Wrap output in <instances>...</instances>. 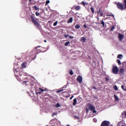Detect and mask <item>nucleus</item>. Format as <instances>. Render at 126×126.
<instances>
[{
  "instance_id": "4d7b16f0",
  "label": "nucleus",
  "mask_w": 126,
  "mask_h": 126,
  "mask_svg": "<svg viewBox=\"0 0 126 126\" xmlns=\"http://www.w3.org/2000/svg\"><path fill=\"white\" fill-rule=\"evenodd\" d=\"M93 89H97V88H96V87H94L93 88Z\"/></svg>"
},
{
  "instance_id": "6e6d98bb",
  "label": "nucleus",
  "mask_w": 126,
  "mask_h": 126,
  "mask_svg": "<svg viewBox=\"0 0 126 126\" xmlns=\"http://www.w3.org/2000/svg\"><path fill=\"white\" fill-rule=\"evenodd\" d=\"M84 5H85L86 3L84 1L82 2Z\"/></svg>"
},
{
  "instance_id": "20e7f679",
  "label": "nucleus",
  "mask_w": 126,
  "mask_h": 126,
  "mask_svg": "<svg viewBox=\"0 0 126 126\" xmlns=\"http://www.w3.org/2000/svg\"><path fill=\"white\" fill-rule=\"evenodd\" d=\"M112 72L114 74H118V72H119V68L117 66H114L112 68Z\"/></svg>"
},
{
  "instance_id": "8fccbe9b",
  "label": "nucleus",
  "mask_w": 126,
  "mask_h": 126,
  "mask_svg": "<svg viewBox=\"0 0 126 126\" xmlns=\"http://www.w3.org/2000/svg\"><path fill=\"white\" fill-rule=\"evenodd\" d=\"M69 38L70 39H73L74 37L72 36H69Z\"/></svg>"
},
{
  "instance_id": "dca6fc26",
  "label": "nucleus",
  "mask_w": 126,
  "mask_h": 126,
  "mask_svg": "<svg viewBox=\"0 0 126 126\" xmlns=\"http://www.w3.org/2000/svg\"><path fill=\"white\" fill-rule=\"evenodd\" d=\"M124 56L123 54H119L117 56L118 59H120V60H122Z\"/></svg>"
},
{
  "instance_id": "a19ab883",
  "label": "nucleus",
  "mask_w": 126,
  "mask_h": 126,
  "mask_svg": "<svg viewBox=\"0 0 126 126\" xmlns=\"http://www.w3.org/2000/svg\"><path fill=\"white\" fill-rule=\"evenodd\" d=\"M105 80L106 81H109V80H110V78H109V77H106Z\"/></svg>"
},
{
  "instance_id": "f257e3e1",
  "label": "nucleus",
  "mask_w": 126,
  "mask_h": 126,
  "mask_svg": "<svg viewBox=\"0 0 126 126\" xmlns=\"http://www.w3.org/2000/svg\"><path fill=\"white\" fill-rule=\"evenodd\" d=\"M35 14H32V22L34 23V25H36V27L40 29L41 27V25L38 23V21H36V19H35Z\"/></svg>"
},
{
  "instance_id": "1a4fd4ad",
  "label": "nucleus",
  "mask_w": 126,
  "mask_h": 126,
  "mask_svg": "<svg viewBox=\"0 0 126 126\" xmlns=\"http://www.w3.org/2000/svg\"><path fill=\"white\" fill-rule=\"evenodd\" d=\"M118 36L119 41H120V42H122L125 37V35H124L121 33H118Z\"/></svg>"
},
{
  "instance_id": "0e129e2a",
  "label": "nucleus",
  "mask_w": 126,
  "mask_h": 126,
  "mask_svg": "<svg viewBox=\"0 0 126 126\" xmlns=\"http://www.w3.org/2000/svg\"><path fill=\"white\" fill-rule=\"evenodd\" d=\"M30 0V1H31L32 0Z\"/></svg>"
},
{
  "instance_id": "423d86ee",
  "label": "nucleus",
  "mask_w": 126,
  "mask_h": 126,
  "mask_svg": "<svg viewBox=\"0 0 126 126\" xmlns=\"http://www.w3.org/2000/svg\"><path fill=\"white\" fill-rule=\"evenodd\" d=\"M110 126V122L109 121H104L102 122L100 126Z\"/></svg>"
},
{
  "instance_id": "c9c22d12",
  "label": "nucleus",
  "mask_w": 126,
  "mask_h": 126,
  "mask_svg": "<svg viewBox=\"0 0 126 126\" xmlns=\"http://www.w3.org/2000/svg\"><path fill=\"white\" fill-rule=\"evenodd\" d=\"M102 12V11H101V8H99V10L97 11V14H99L100 13Z\"/></svg>"
},
{
  "instance_id": "aec40b11",
  "label": "nucleus",
  "mask_w": 126,
  "mask_h": 126,
  "mask_svg": "<svg viewBox=\"0 0 126 126\" xmlns=\"http://www.w3.org/2000/svg\"><path fill=\"white\" fill-rule=\"evenodd\" d=\"M117 126H126L123 125V122H119V123L118 124Z\"/></svg>"
},
{
  "instance_id": "c756f323",
  "label": "nucleus",
  "mask_w": 126,
  "mask_h": 126,
  "mask_svg": "<svg viewBox=\"0 0 126 126\" xmlns=\"http://www.w3.org/2000/svg\"><path fill=\"white\" fill-rule=\"evenodd\" d=\"M27 93H28V94H29V95L30 96H31V94H30V93H32V90H30V92H27Z\"/></svg>"
},
{
  "instance_id": "49530a36",
  "label": "nucleus",
  "mask_w": 126,
  "mask_h": 126,
  "mask_svg": "<svg viewBox=\"0 0 126 126\" xmlns=\"http://www.w3.org/2000/svg\"><path fill=\"white\" fill-rule=\"evenodd\" d=\"M124 2H125V8L126 9V0H124Z\"/></svg>"
},
{
  "instance_id": "9d476101",
  "label": "nucleus",
  "mask_w": 126,
  "mask_h": 126,
  "mask_svg": "<svg viewBox=\"0 0 126 126\" xmlns=\"http://www.w3.org/2000/svg\"><path fill=\"white\" fill-rule=\"evenodd\" d=\"M44 89L39 88V90L36 91V94H41V93H42V92H44Z\"/></svg>"
},
{
  "instance_id": "603ef678",
  "label": "nucleus",
  "mask_w": 126,
  "mask_h": 126,
  "mask_svg": "<svg viewBox=\"0 0 126 126\" xmlns=\"http://www.w3.org/2000/svg\"><path fill=\"white\" fill-rule=\"evenodd\" d=\"M83 26L85 28H87V26H86V25H84Z\"/></svg>"
},
{
  "instance_id": "9b49d317",
  "label": "nucleus",
  "mask_w": 126,
  "mask_h": 126,
  "mask_svg": "<svg viewBox=\"0 0 126 126\" xmlns=\"http://www.w3.org/2000/svg\"><path fill=\"white\" fill-rule=\"evenodd\" d=\"M77 81L79 82V83H81L82 82V77H81L80 75L78 76L77 78Z\"/></svg>"
},
{
  "instance_id": "052dcab7",
  "label": "nucleus",
  "mask_w": 126,
  "mask_h": 126,
  "mask_svg": "<svg viewBox=\"0 0 126 126\" xmlns=\"http://www.w3.org/2000/svg\"><path fill=\"white\" fill-rule=\"evenodd\" d=\"M96 18H97V20H99V17H96Z\"/></svg>"
},
{
  "instance_id": "ea45409f",
  "label": "nucleus",
  "mask_w": 126,
  "mask_h": 126,
  "mask_svg": "<svg viewBox=\"0 0 126 126\" xmlns=\"http://www.w3.org/2000/svg\"><path fill=\"white\" fill-rule=\"evenodd\" d=\"M93 112V114H96L97 113V111L94 109V110L92 111Z\"/></svg>"
},
{
  "instance_id": "de8ad7c7",
  "label": "nucleus",
  "mask_w": 126,
  "mask_h": 126,
  "mask_svg": "<svg viewBox=\"0 0 126 126\" xmlns=\"http://www.w3.org/2000/svg\"><path fill=\"white\" fill-rule=\"evenodd\" d=\"M86 113L87 114H88V113H89V109H88V108H87L86 109Z\"/></svg>"
},
{
  "instance_id": "c85d7f7f",
  "label": "nucleus",
  "mask_w": 126,
  "mask_h": 126,
  "mask_svg": "<svg viewBox=\"0 0 126 126\" xmlns=\"http://www.w3.org/2000/svg\"><path fill=\"white\" fill-rule=\"evenodd\" d=\"M69 74H70V75H73V72L72 71V70L71 69L70 70Z\"/></svg>"
},
{
  "instance_id": "338daca9",
  "label": "nucleus",
  "mask_w": 126,
  "mask_h": 126,
  "mask_svg": "<svg viewBox=\"0 0 126 126\" xmlns=\"http://www.w3.org/2000/svg\"><path fill=\"white\" fill-rule=\"evenodd\" d=\"M31 84H31H31H30V85H31Z\"/></svg>"
},
{
  "instance_id": "39448f33",
  "label": "nucleus",
  "mask_w": 126,
  "mask_h": 126,
  "mask_svg": "<svg viewBox=\"0 0 126 126\" xmlns=\"http://www.w3.org/2000/svg\"><path fill=\"white\" fill-rule=\"evenodd\" d=\"M27 19L28 22H32V15H30V13H27Z\"/></svg>"
},
{
  "instance_id": "13d9d810",
  "label": "nucleus",
  "mask_w": 126,
  "mask_h": 126,
  "mask_svg": "<svg viewBox=\"0 0 126 126\" xmlns=\"http://www.w3.org/2000/svg\"><path fill=\"white\" fill-rule=\"evenodd\" d=\"M24 83H27V81H23Z\"/></svg>"
},
{
  "instance_id": "37998d69",
  "label": "nucleus",
  "mask_w": 126,
  "mask_h": 126,
  "mask_svg": "<svg viewBox=\"0 0 126 126\" xmlns=\"http://www.w3.org/2000/svg\"><path fill=\"white\" fill-rule=\"evenodd\" d=\"M93 122H94V123H96V122H97V119H96V118H94V119H93Z\"/></svg>"
},
{
  "instance_id": "c03bdc74",
  "label": "nucleus",
  "mask_w": 126,
  "mask_h": 126,
  "mask_svg": "<svg viewBox=\"0 0 126 126\" xmlns=\"http://www.w3.org/2000/svg\"><path fill=\"white\" fill-rule=\"evenodd\" d=\"M48 3H50V0H46V5H47V4H48Z\"/></svg>"
},
{
  "instance_id": "a211bd4d",
  "label": "nucleus",
  "mask_w": 126,
  "mask_h": 126,
  "mask_svg": "<svg viewBox=\"0 0 126 126\" xmlns=\"http://www.w3.org/2000/svg\"><path fill=\"white\" fill-rule=\"evenodd\" d=\"M75 10H80V6L77 5L75 7Z\"/></svg>"
},
{
  "instance_id": "3c124183",
  "label": "nucleus",
  "mask_w": 126,
  "mask_h": 126,
  "mask_svg": "<svg viewBox=\"0 0 126 126\" xmlns=\"http://www.w3.org/2000/svg\"><path fill=\"white\" fill-rule=\"evenodd\" d=\"M121 88H122V89H123V90H124V89H125V86H124V85H122V87H121Z\"/></svg>"
},
{
  "instance_id": "f8f14e48",
  "label": "nucleus",
  "mask_w": 126,
  "mask_h": 126,
  "mask_svg": "<svg viewBox=\"0 0 126 126\" xmlns=\"http://www.w3.org/2000/svg\"><path fill=\"white\" fill-rule=\"evenodd\" d=\"M122 116L123 119H125V118H126V111L122 112Z\"/></svg>"
},
{
  "instance_id": "f704fd0d",
  "label": "nucleus",
  "mask_w": 126,
  "mask_h": 126,
  "mask_svg": "<svg viewBox=\"0 0 126 126\" xmlns=\"http://www.w3.org/2000/svg\"><path fill=\"white\" fill-rule=\"evenodd\" d=\"M62 91H63V89H61L57 91V93H61Z\"/></svg>"
},
{
  "instance_id": "7ed1b4c3",
  "label": "nucleus",
  "mask_w": 126,
  "mask_h": 126,
  "mask_svg": "<svg viewBox=\"0 0 126 126\" xmlns=\"http://www.w3.org/2000/svg\"><path fill=\"white\" fill-rule=\"evenodd\" d=\"M38 48H40V46L35 47V48L33 49V54H34V58H32V60H35L36 59V57H37V54H39V52H38V50H37V49H38Z\"/></svg>"
},
{
  "instance_id": "09e8293b",
  "label": "nucleus",
  "mask_w": 126,
  "mask_h": 126,
  "mask_svg": "<svg viewBox=\"0 0 126 126\" xmlns=\"http://www.w3.org/2000/svg\"><path fill=\"white\" fill-rule=\"evenodd\" d=\"M64 36L65 37V38H67V37H68V34H64Z\"/></svg>"
},
{
  "instance_id": "b1692460",
  "label": "nucleus",
  "mask_w": 126,
  "mask_h": 126,
  "mask_svg": "<svg viewBox=\"0 0 126 126\" xmlns=\"http://www.w3.org/2000/svg\"><path fill=\"white\" fill-rule=\"evenodd\" d=\"M75 28L76 29H79V28H80V26H79V25L78 24H76V26H75Z\"/></svg>"
},
{
  "instance_id": "f03ea898",
  "label": "nucleus",
  "mask_w": 126,
  "mask_h": 126,
  "mask_svg": "<svg viewBox=\"0 0 126 126\" xmlns=\"http://www.w3.org/2000/svg\"><path fill=\"white\" fill-rule=\"evenodd\" d=\"M14 73H15V76H16V78H18L19 76H21L22 74H23V72H21L18 70H17V69H16L14 70Z\"/></svg>"
},
{
  "instance_id": "4be33fe9",
  "label": "nucleus",
  "mask_w": 126,
  "mask_h": 126,
  "mask_svg": "<svg viewBox=\"0 0 126 126\" xmlns=\"http://www.w3.org/2000/svg\"><path fill=\"white\" fill-rule=\"evenodd\" d=\"M70 44V42H69V41H67V42H66L65 43L64 46H65V47H67V46H68V45H69Z\"/></svg>"
},
{
  "instance_id": "473e14b6",
  "label": "nucleus",
  "mask_w": 126,
  "mask_h": 126,
  "mask_svg": "<svg viewBox=\"0 0 126 126\" xmlns=\"http://www.w3.org/2000/svg\"><path fill=\"white\" fill-rule=\"evenodd\" d=\"M58 21H57L56 22H55L54 24H53V26H57V25H58Z\"/></svg>"
},
{
  "instance_id": "864d4df0",
  "label": "nucleus",
  "mask_w": 126,
  "mask_h": 126,
  "mask_svg": "<svg viewBox=\"0 0 126 126\" xmlns=\"http://www.w3.org/2000/svg\"><path fill=\"white\" fill-rule=\"evenodd\" d=\"M74 97L73 95H72L71 97H70V100H72V98Z\"/></svg>"
},
{
  "instance_id": "bf43d9fd",
  "label": "nucleus",
  "mask_w": 126,
  "mask_h": 126,
  "mask_svg": "<svg viewBox=\"0 0 126 126\" xmlns=\"http://www.w3.org/2000/svg\"><path fill=\"white\" fill-rule=\"evenodd\" d=\"M124 91H126V87L124 88Z\"/></svg>"
},
{
  "instance_id": "79ce46f5",
  "label": "nucleus",
  "mask_w": 126,
  "mask_h": 126,
  "mask_svg": "<svg viewBox=\"0 0 126 126\" xmlns=\"http://www.w3.org/2000/svg\"><path fill=\"white\" fill-rule=\"evenodd\" d=\"M114 89H115V90H118V87H117V85H115V86H114Z\"/></svg>"
},
{
  "instance_id": "6e6552de",
  "label": "nucleus",
  "mask_w": 126,
  "mask_h": 126,
  "mask_svg": "<svg viewBox=\"0 0 126 126\" xmlns=\"http://www.w3.org/2000/svg\"><path fill=\"white\" fill-rule=\"evenodd\" d=\"M88 108L90 110V111H92L94 110H95V106L92 104H88Z\"/></svg>"
},
{
  "instance_id": "393cba45",
  "label": "nucleus",
  "mask_w": 126,
  "mask_h": 126,
  "mask_svg": "<svg viewBox=\"0 0 126 126\" xmlns=\"http://www.w3.org/2000/svg\"><path fill=\"white\" fill-rule=\"evenodd\" d=\"M125 71V69L124 68H121L120 70V73H123Z\"/></svg>"
},
{
  "instance_id": "bb28decb",
  "label": "nucleus",
  "mask_w": 126,
  "mask_h": 126,
  "mask_svg": "<svg viewBox=\"0 0 126 126\" xmlns=\"http://www.w3.org/2000/svg\"><path fill=\"white\" fill-rule=\"evenodd\" d=\"M115 99L116 101H119V97L116 94H114Z\"/></svg>"
},
{
  "instance_id": "f3484780",
  "label": "nucleus",
  "mask_w": 126,
  "mask_h": 126,
  "mask_svg": "<svg viewBox=\"0 0 126 126\" xmlns=\"http://www.w3.org/2000/svg\"><path fill=\"white\" fill-rule=\"evenodd\" d=\"M21 66L23 67V68H26V63H23L21 64Z\"/></svg>"
},
{
  "instance_id": "2eb2a0df",
  "label": "nucleus",
  "mask_w": 126,
  "mask_h": 126,
  "mask_svg": "<svg viewBox=\"0 0 126 126\" xmlns=\"http://www.w3.org/2000/svg\"><path fill=\"white\" fill-rule=\"evenodd\" d=\"M73 20V18L72 17L70 18L67 21V23H72Z\"/></svg>"
},
{
  "instance_id": "6ab92c4d",
  "label": "nucleus",
  "mask_w": 126,
  "mask_h": 126,
  "mask_svg": "<svg viewBox=\"0 0 126 126\" xmlns=\"http://www.w3.org/2000/svg\"><path fill=\"white\" fill-rule=\"evenodd\" d=\"M106 16H112L113 18H115V16L112 13L107 14Z\"/></svg>"
},
{
  "instance_id": "58836bf2",
  "label": "nucleus",
  "mask_w": 126,
  "mask_h": 126,
  "mask_svg": "<svg viewBox=\"0 0 126 126\" xmlns=\"http://www.w3.org/2000/svg\"><path fill=\"white\" fill-rule=\"evenodd\" d=\"M122 65H123V66H125V65H126V62H123V63H122Z\"/></svg>"
},
{
  "instance_id": "2f4dec72",
  "label": "nucleus",
  "mask_w": 126,
  "mask_h": 126,
  "mask_svg": "<svg viewBox=\"0 0 126 126\" xmlns=\"http://www.w3.org/2000/svg\"><path fill=\"white\" fill-rule=\"evenodd\" d=\"M35 15H36V16H39V15H40V13H39V12L36 11V12H35Z\"/></svg>"
},
{
  "instance_id": "4468645a",
  "label": "nucleus",
  "mask_w": 126,
  "mask_h": 126,
  "mask_svg": "<svg viewBox=\"0 0 126 126\" xmlns=\"http://www.w3.org/2000/svg\"><path fill=\"white\" fill-rule=\"evenodd\" d=\"M76 103H77V99L76 98H74L72 104L73 106H75V105H76Z\"/></svg>"
},
{
  "instance_id": "7c9ffc66",
  "label": "nucleus",
  "mask_w": 126,
  "mask_h": 126,
  "mask_svg": "<svg viewBox=\"0 0 126 126\" xmlns=\"http://www.w3.org/2000/svg\"><path fill=\"white\" fill-rule=\"evenodd\" d=\"M60 107H61V105H60V103H57L56 106V108H60Z\"/></svg>"
},
{
  "instance_id": "a18cd8bd",
  "label": "nucleus",
  "mask_w": 126,
  "mask_h": 126,
  "mask_svg": "<svg viewBox=\"0 0 126 126\" xmlns=\"http://www.w3.org/2000/svg\"><path fill=\"white\" fill-rule=\"evenodd\" d=\"M74 118H75L76 119H77V120H79V117L77 116H74Z\"/></svg>"
},
{
  "instance_id": "ddd939ff",
  "label": "nucleus",
  "mask_w": 126,
  "mask_h": 126,
  "mask_svg": "<svg viewBox=\"0 0 126 126\" xmlns=\"http://www.w3.org/2000/svg\"><path fill=\"white\" fill-rule=\"evenodd\" d=\"M87 40V39L86 38H85V37H81L80 41H81V42L84 43V42H85Z\"/></svg>"
},
{
  "instance_id": "4c0bfd02",
  "label": "nucleus",
  "mask_w": 126,
  "mask_h": 126,
  "mask_svg": "<svg viewBox=\"0 0 126 126\" xmlns=\"http://www.w3.org/2000/svg\"><path fill=\"white\" fill-rule=\"evenodd\" d=\"M58 115L57 113H54L53 114H52V117H55V116H57Z\"/></svg>"
},
{
  "instance_id": "72a5a7b5",
  "label": "nucleus",
  "mask_w": 126,
  "mask_h": 126,
  "mask_svg": "<svg viewBox=\"0 0 126 126\" xmlns=\"http://www.w3.org/2000/svg\"><path fill=\"white\" fill-rule=\"evenodd\" d=\"M114 29H115V26H112L111 27V28L110 30H111V31H114Z\"/></svg>"
},
{
  "instance_id": "a878e982",
  "label": "nucleus",
  "mask_w": 126,
  "mask_h": 126,
  "mask_svg": "<svg viewBox=\"0 0 126 126\" xmlns=\"http://www.w3.org/2000/svg\"><path fill=\"white\" fill-rule=\"evenodd\" d=\"M117 63H118L119 65H121V64H122V63H121V60L119 59L117 60Z\"/></svg>"
},
{
  "instance_id": "e433bc0d",
  "label": "nucleus",
  "mask_w": 126,
  "mask_h": 126,
  "mask_svg": "<svg viewBox=\"0 0 126 126\" xmlns=\"http://www.w3.org/2000/svg\"><path fill=\"white\" fill-rule=\"evenodd\" d=\"M100 14V16H104V13H103V12H100V13H99Z\"/></svg>"
},
{
  "instance_id": "e2e57ef3",
  "label": "nucleus",
  "mask_w": 126,
  "mask_h": 126,
  "mask_svg": "<svg viewBox=\"0 0 126 126\" xmlns=\"http://www.w3.org/2000/svg\"><path fill=\"white\" fill-rule=\"evenodd\" d=\"M30 10H31V7H30Z\"/></svg>"
},
{
  "instance_id": "cd10ccee",
  "label": "nucleus",
  "mask_w": 126,
  "mask_h": 126,
  "mask_svg": "<svg viewBox=\"0 0 126 126\" xmlns=\"http://www.w3.org/2000/svg\"><path fill=\"white\" fill-rule=\"evenodd\" d=\"M100 24H102L103 27L105 26V22H104V21L102 20L101 22L100 23Z\"/></svg>"
},
{
  "instance_id": "5701e85b",
  "label": "nucleus",
  "mask_w": 126,
  "mask_h": 126,
  "mask_svg": "<svg viewBox=\"0 0 126 126\" xmlns=\"http://www.w3.org/2000/svg\"><path fill=\"white\" fill-rule=\"evenodd\" d=\"M91 10L92 13H93V14H94V13H95V11H94V8L91 7Z\"/></svg>"
},
{
  "instance_id": "680f3d73",
  "label": "nucleus",
  "mask_w": 126,
  "mask_h": 126,
  "mask_svg": "<svg viewBox=\"0 0 126 126\" xmlns=\"http://www.w3.org/2000/svg\"><path fill=\"white\" fill-rule=\"evenodd\" d=\"M44 42H45V43H47V40H44Z\"/></svg>"
},
{
  "instance_id": "69168bd1",
  "label": "nucleus",
  "mask_w": 126,
  "mask_h": 126,
  "mask_svg": "<svg viewBox=\"0 0 126 126\" xmlns=\"http://www.w3.org/2000/svg\"><path fill=\"white\" fill-rule=\"evenodd\" d=\"M110 126H113V125H110Z\"/></svg>"
},
{
  "instance_id": "412c9836",
  "label": "nucleus",
  "mask_w": 126,
  "mask_h": 126,
  "mask_svg": "<svg viewBox=\"0 0 126 126\" xmlns=\"http://www.w3.org/2000/svg\"><path fill=\"white\" fill-rule=\"evenodd\" d=\"M33 9H34V10H39V7H37V6L34 5L33 6Z\"/></svg>"
},
{
  "instance_id": "0eeeda50",
  "label": "nucleus",
  "mask_w": 126,
  "mask_h": 126,
  "mask_svg": "<svg viewBox=\"0 0 126 126\" xmlns=\"http://www.w3.org/2000/svg\"><path fill=\"white\" fill-rule=\"evenodd\" d=\"M116 4L119 9H121V10H123V9H124V5L120 3V2H117Z\"/></svg>"
},
{
  "instance_id": "5fc2aeb1",
  "label": "nucleus",
  "mask_w": 126,
  "mask_h": 126,
  "mask_svg": "<svg viewBox=\"0 0 126 126\" xmlns=\"http://www.w3.org/2000/svg\"><path fill=\"white\" fill-rule=\"evenodd\" d=\"M66 87H67V85H65L63 87V88H66Z\"/></svg>"
}]
</instances>
